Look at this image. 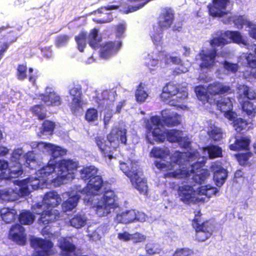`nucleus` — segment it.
Wrapping results in <instances>:
<instances>
[{
    "instance_id": "nucleus-1",
    "label": "nucleus",
    "mask_w": 256,
    "mask_h": 256,
    "mask_svg": "<svg viewBox=\"0 0 256 256\" xmlns=\"http://www.w3.org/2000/svg\"><path fill=\"white\" fill-rule=\"evenodd\" d=\"M127 130L118 126L112 128L106 135V140L102 136H96L94 142L104 158L111 160L114 158V153L122 144H127Z\"/></svg>"
},
{
    "instance_id": "nucleus-2",
    "label": "nucleus",
    "mask_w": 256,
    "mask_h": 256,
    "mask_svg": "<svg viewBox=\"0 0 256 256\" xmlns=\"http://www.w3.org/2000/svg\"><path fill=\"white\" fill-rule=\"evenodd\" d=\"M96 214L99 217L106 216L119 208L118 196L114 190H104L102 196L94 206Z\"/></svg>"
},
{
    "instance_id": "nucleus-3",
    "label": "nucleus",
    "mask_w": 256,
    "mask_h": 256,
    "mask_svg": "<svg viewBox=\"0 0 256 256\" xmlns=\"http://www.w3.org/2000/svg\"><path fill=\"white\" fill-rule=\"evenodd\" d=\"M57 168L56 162L54 164L48 163L46 166H44L36 172L38 178H35L34 180L30 181L28 178L30 185L34 190H37L40 188V180L44 182H51L54 186H60L62 184L60 180V176L58 172L56 176H52L56 168Z\"/></svg>"
},
{
    "instance_id": "nucleus-4",
    "label": "nucleus",
    "mask_w": 256,
    "mask_h": 256,
    "mask_svg": "<svg viewBox=\"0 0 256 256\" xmlns=\"http://www.w3.org/2000/svg\"><path fill=\"white\" fill-rule=\"evenodd\" d=\"M120 169L130 179L131 182L140 193L146 194L148 190L146 180L138 174L137 165L132 162L120 163Z\"/></svg>"
},
{
    "instance_id": "nucleus-5",
    "label": "nucleus",
    "mask_w": 256,
    "mask_h": 256,
    "mask_svg": "<svg viewBox=\"0 0 256 256\" xmlns=\"http://www.w3.org/2000/svg\"><path fill=\"white\" fill-rule=\"evenodd\" d=\"M201 215L200 211L195 214L192 221V226L196 230V236L197 240L199 242H204L212 234L214 226L208 220L202 222Z\"/></svg>"
},
{
    "instance_id": "nucleus-6",
    "label": "nucleus",
    "mask_w": 256,
    "mask_h": 256,
    "mask_svg": "<svg viewBox=\"0 0 256 256\" xmlns=\"http://www.w3.org/2000/svg\"><path fill=\"white\" fill-rule=\"evenodd\" d=\"M104 184V180L102 176L96 175L90 179L84 188L80 186H76V192L82 194L87 196H95L98 194Z\"/></svg>"
},
{
    "instance_id": "nucleus-7",
    "label": "nucleus",
    "mask_w": 256,
    "mask_h": 256,
    "mask_svg": "<svg viewBox=\"0 0 256 256\" xmlns=\"http://www.w3.org/2000/svg\"><path fill=\"white\" fill-rule=\"evenodd\" d=\"M154 142L158 144L164 142L166 139L170 142H177L180 136L182 135V132L178 130H164L161 128H157L152 133Z\"/></svg>"
},
{
    "instance_id": "nucleus-8",
    "label": "nucleus",
    "mask_w": 256,
    "mask_h": 256,
    "mask_svg": "<svg viewBox=\"0 0 256 256\" xmlns=\"http://www.w3.org/2000/svg\"><path fill=\"white\" fill-rule=\"evenodd\" d=\"M58 173L61 181L68 177V174H74L78 167V162L70 159H62L56 162Z\"/></svg>"
},
{
    "instance_id": "nucleus-9",
    "label": "nucleus",
    "mask_w": 256,
    "mask_h": 256,
    "mask_svg": "<svg viewBox=\"0 0 256 256\" xmlns=\"http://www.w3.org/2000/svg\"><path fill=\"white\" fill-rule=\"evenodd\" d=\"M203 164L201 162H196L191 165V170L178 168L172 172H168L164 174V178H184L188 177L191 174H194L202 168Z\"/></svg>"
},
{
    "instance_id": "nucleus-10",
    "label": "nucleus",
    "mask_w": 256,
    "mask_h": 256,
    "mask_svg": "<svg viewBox=\"0 0 256 256\" xmlns=\"http://www.w3.org/2000/svg\"><path fill=\"white\" fill-rule=\"evenodd\" d=\"M31 245L34 248L35 256H48L50 254L53 243L49 240L34 238L31 240Z\"/></svg>"
},
{
    "instance_id": "nucleus-11",
    "label": "nucleus",
    "mask_w": 256,
    "mask_h": 256,
    "mask_svg": "<svg viewBox=\"0 0 256 256\" xmlns=\"http://www.w3.org/2000/svg\"><path fill=\"white\" fill-rule=\"evenodd\" d=\"M34 213L40 214V216L38 220V224L44 228L48 225L59 220L60 214L58 210L50 209L43 210L42 212L35 211Z\"/></svg>"
},
{
    "instance_id": "nucleus-12",
    "label": "nucleus",
    "mask_w": 256,
    "mask_h": 256,
    "mask_svg": "<svg viewBox=\"0 0 256 256\" xmlns=\"http://www.w3.org/2000/svg\"><path fill=\"white\" fill-rule=\"evenodd\" d=\"M216 49L208 50H200L198 56L201 62L199 66L201 70L209 69L212 68L216 63V58L217 56Z\"/></svg>"
},
{
    "instance_id": "nucleus-13",
    "label": "nucleus",
    "mask_w": 256,
    "mask_h": 256,
    "mask_svg": "<svg viewBox=\"0 0 256 256\" xmlns=\"http://www.w3.org/2000/svg\"><path fill=\"white\" fill-rule=\"evenodd\" d=\"M174 12L170 8H165L160 13L158 20V28L161 31L170 28L174 22Z\"/></svg>"
},
{
    "instance_id": "nucleus-14",
    "label": "nucleus",
    "mask_w": 256,
    "mask_h": 256,
    "mask_svg": "<svg viewBox=\"0 0 256 256\" xmlns=\"http://www.w3.org/2000/svg\"><path fill=\"white\" fill-rule=\"evenodd\" d=\"M18 34L14 30L8 32L6 34L2 35L0 38V60L7 52L10 46L16 42Z\"/></svg>"
},
{
    "instance_id": "nucleus-15",
    "label": "nucleus",
    "mask_w": 256,
    "mask_h": 256,
    "mask_svg": "<svg viewBox=\"0 0 256 256\" xmlns=\"http://www.w3.org/2000/svg\"><path fill=\"white\" fill-rule=\"evenodd\" d=\"M70 94L72 96V100L70 106L71 110L73 112L78 111L82 108L83 100L81 86L77 85L69 90Z\"/></svg>"
},
{
    "instance_id": "nucleus-16",
    "label": "nucleus",
    "mask_w": 256,
    "mask_h": 256,
    "mask_svg": "<svg viewBox=\"0 0 256 256\" xmlns=\"http://www.w3.org/2000/svg\"><path fill=\"white\" fill-rule=\"evenodd\" d=\"M160 126H163L164 125L162 124V118H161L158 116H151L150 121L146 122V138L148 144H154V140H153L154 138H152V133L155 130L160 128H159Z\"/></svg>"
},
{
    "instance_id": "nucleus-17",
    "label": "nucleus",
    "mask_w": 256,
    "mask_h": 256,
    "mask_svg": "<svg viewBox=\"0 0 256 256\" xmlns=\"http://www.w3.org/2000/svg\"><path fill=\"white\" fill-rule=\"evenodd\" d=\"M232 4L230 0H225V23L226 21L227 22H232L236 27L238 29H242L244 26H246L248 27V23L250 22V21L248 20L244 16H232L230 17H226V16L230 12L229 10H226L227 6H230V10L232 8Z\"/></svg>"
},
{
    "instance_id": "nucleus-18",
    "label": "nucleus",
    "mask_w": 256,
    "mask_h": 256,
    "mask_svg": "<svg viewBox=\"0 0 256 256\" xmlns=\"http://www.w3.org/2000/svg\"><path fill=\"white\" fill-rule=\"evenodd\" d=\"M178 194L181 202L186 204H190L194 202L195 191L192 186L184 184L178 186Z\"/></svg>"
},
{
    "instance_id": "nucleus-19",
    "label": "nucleus",
    "mask_w": 256,
    "mask_h": 256,
    "mask_svg": "<svg viewBox=\"0 0 256 256\" xmlns=\"http://www.w3.org/2000/svg\"><path fill=\"white\" fill-rule=\"evenodd\" d=\"M24 228L20 224L12 225L9 232V236L12 240L20 245H24L26 243V236L24 234Z\"/></svg>"
},
{
    "instance_id": "nucleus-20",
    "label": "nucleus",
    "mask_w": 256,
    "mask_h": 256,
    "mask_svg": "<svg viewBox=\"0 0 256 256\" xmlns=\"http://www.w3.org/2000/svg\"><path fill=\"white\" fill-rule=\"evenodd\" d=\"M122 45L120 41L108 42L102 47L100 56L102 58H108L116 54Z\"/></svg>"
},
{
    "instance_id": "nucleus-21",
    "label": "nucleus",
    "mask_w": 256,
    "mask_h": 256,
    "mask_svg": "<svg viewBox=\"0 0 256 256\" xmlns=\"http://www.w3.org/2000/svg\"><path fill=\"white\" fill-rule=\"evenodd\" d=\"M208 14L214 18H220L224 16V0H212L208 6Z\"/></svg>"
},
{
    "instance_id": "nucleus-22",
    "label": "nucleus",
    "mask_w": 256,
    "mask_h": 256,
    "mask_svg": "<svg viewBox=\"0 0 256 256\" xmlns=\"http://www.w3.org/2000/svg\"><path fill=\"white\" fill-rule=\"evenodd\" d=\"M38 98L48 106H59L62 103L61 97L54 91L46 94H40L38 95Z\"/></svg>"
},
{
    "instance_id": "nucleus-23",
    "label": "nucleus",
    "mask_w": 256,
    "mask_h": 256,
    "mask_svg": "<svg viewBox=\"0 0 256 256\" xmlns=\"http://www.w3.org/2000/svg\"><path fill=\"white\" fill-rule=\"evenodd\" d=\"M179 90V88L176 84L172 82H168L162 88L160 95V98L164 102H166L172 96L178 94Z\"/></svg>"
},
{
    "instance_id": "nucleus-24",
    "label": "nucleus",
    "mask_w": 256,
    "mask_h": 256,
    "mask_svg": "<svg viewBox=\"0 0 256 256\" xmlns=\"http://www.w3.org/2000/svg\"><path fill=\"white\" fill-rule=\"evenodd\" d=\"M234 43L236 44H242L246 46L247 41L244 40L241 33L237 30L225 31V44Z\"/></svg>"
},
{
    "instance_id": "nucleus-25",
    "label": "nucleus",
    "mask_w": 256,
    "mask_h": 256,
    "mask_svg": "<svg viewBox=\"0 0 256 256\" xmlns=\"http://www.w3.org/2000/svg\"><path fill=\"white\" fill-rule=\"evenodd\" d=\"M44 202L48 208L58 206L62 202L60 196L55 191H50L45 194Z\"/></svg>"
},
{
    "instance_id": "nucleus-26",
    "label": "nucleus",
    "mask_w": 256,
    "mask_h": 256,
    "mask_svg": "<svg viewBox=\"0 0 256 256\" xmlns=\"http://www.w3.org/2000/svg\"><path fill=\"white\" fill-rule=\"evenodd\" d=\"M22 165L20 162L14 163V165L8 168L6 174L3 173L4 180H10L11 178H18L23 174Z\"/></svg>"
},
{
    "instance_id": "nucleus-27",
    "label": "nucleus",
    "mask_w": 256,
    "mask_h": 256,
    "mask_svg": "<svg viewBox=\"0 0 256 256\" xmlns=\"http://www.w3.org/2000/svg\"><path fill=\"white\" fill-rule=\"evenodd\" d=\"M232 126L236 132L244 134L247 131L254 128L253 124L242 118H238L235 120Z\"/></svg>"
},
{
    "instance_id": "nucleus-28",
    "label": "nucleus",
    "mask_w": 256,
    "mask_h": 256,
    "mask_svg": "<svg viewBox=\"0 0 256 256\" xmlns=\"http://www.w3.org/2000/svg\"><path fill=\"white\" fill-rule=\"evenodd\" d=\"M250 140L248 137H241L236 139L234 144L229 146V148L232 150H250Z\"/></svg>"
},
{
    "instance_id": "nucleus-29",
    "label": "nucleus",
    "mask_w": 256,
    "mask_h": 256,
    "mask_svg": "<svg viewBox=\"0 0 256 256\" xmlns=\"http://www.w3.org/2000/svg\"><path fill=\"white\" fill-rule=\"evenodd\" d=\"M59 246L63 256H74L76 250V246L64 238L59 242Z\"/></svg>"
},
{
    "instance_id": "nucleus-30",
    "label": "nucleus",
    "mask_w": 256,
    "mask_h": 256,
    "mask_svg": "<svg viewBox=\"0 0 256 256\" xmlns=\"http://www.w3.org/2000/svg\"><path fill=\"white\" fill-rule=\"evenodd\" d=\"M238 93L239 98H246L248 100H250L256 99V92L255 91L245 84H240L238 86Z\"/></svg>"
},
{
    "instance_id": "nucleus-31",
    "label": "nucleus",
    "mask_w": 256,
    "mask_h": 256,
    "mask_svg": "<svg viewBox=\"0 0 256 256\" xmlns=\"http://www.w3.org/2000/svg\"><path fill=\"white\" fill-rule=\"evenodd\" d=\"M182 153L178 152L177 154L176 160L174 162L164 163L160 161L156 160L154 162V165L158 169L161 170L168 171L172 170L174 168V164H180L182 162Z\"/></svg>"
},
{
    "instance_id": "nucleus-32",
    "label": "nucleus",
    "mask_w": 256,
    "mask_h": 256,
    "mask_svg": "<svg viewBox=\"0 0 256 256\" xmlns=\"http://www.w3.org/2000/svg\"><path fill=\"white\" fill-rule=\"evenodd\" d=\"M1 218L6 224H10L14 222L18 214L16 210L14 208H4L0 211Z\"/></svg>"
},
{
    "instance_id": "nucleus-33",
    "label": "nucleus",
    "mask_w": 256,
    "mask_h": 256,
    "mask_svg": "<svg viewBox=\"0 0 256 256\" xmlns=\"http://www.w3.org/2000/svg\"><path fill=\"white\" fill-rule=\"evenodd\" d=\"M98 169L94 166L84 167L80 171V178L88 182L98 175Z\"/></svg>"
},
{
    "instance_id": "nucleus-34",
    "label": "nucleus",
    "mask_w": 256,
    "mask_h": 256,
    "mask_svg": "<svg viewBox=\"0 0 256 256\" xmlns=\"http://www.w3.org/2000/svg\"><path fill=\"white\" fill-rule=\"evenodd\" d=\"M136 218V216L134 210H126L116 216V220L118 222L122 224H129L133 222Z\"/></svg>"
},
{
    "instance_id": "nucleus-35",
    "label": "nucleus",
    "mask_w": 256,
    "mask_h": 256,
    "mask_svg": "<svg viewBox=\"0 0 256 256\" xmlns=\"http://www.w3.org/2000/svg\"><path fill=\"white\" fill-rule=\"evenodd\" d=\"M18 194L12 188H0V200L4 202H14L18 200Z\"/></svg>"
},
{
    "instance_id": "nucleus-36",
    "label": "nucleus",
    "mask_w": 256,
    "mask_h": 256,
    "mask_svg": "<svg viewBox=\"0 0 256 256\" xmlns=\"http://www.w3.org/2000/svg\"><path fill=\"white\" fill-rule=\"evenodd\" d=\"M162 124L168 127L177 126L180 124V116L175 112L162 116Z\"/></svg>"
},
{
    "instance_id": "nucleus-37",
    "label": "nucleus",
    "mask_w": 256,
    "mask_h": 256,
    "mask_svg": "<svg viewBox=\"0 0 256 256\" xmlns=\"http://www.w3.org/2000/svg\"><path fill=\"white\" fill-rule=\"evenodd\" d=\"M80 196L78 194L70 196L67 200L64 202L62 204V208L64 212H70L78 204Z\"/></svg>"
},
{
    "instance_id": "nucleus-38",
    "label": "nucleus",
    "mask_w": 256,
    "mask_h": 256,
    "mask_svg": "<svg viewBox=\"0 0 256 256\" xmlns=\"http://www.w3.org/2000/svg\"><path fill=\"white\" fill-rule=\"evenodd\" d=\"M44 147L50 151V154L54 158L64 156L66 154V151L62 149L60 146H56L49 142H42Z\"/></svg>"
},
{
    "instance_id": "nucleus-39",
    "label": "nucleus",
    "mask_w": 256,
    "mask_h": 256,
    "mask_svg": "<svg viewBox=\"0 0 256 256\" xmlns=\"http://www.w3.org/2000/svg\"><path fill=\"white\" fill-rule=\"evenodd\" d=\"M242 112H244L249 118H252L256 116V106L253 102L246 100L240 103Z\"/></svg>"
},
{
    "instance_id": "nucleus-40",
    "label": "nucleus",
    "mask_w": 256,
    "mask_h": 256,
    "mask_svg": "<svg viewBox=\"0 0 256 256\" xmlns=\"http://www.w3.org/2000/svg\"><path fill=\"white\" fill-rule=\"evenodd\" d=\"M212 49L216 48L224 45V32L222 30H218L214 32L212 35V38L210 42Z\"/></svg>"
},
{
    "instance_id": "nucleus-41",
    "label": "nucleus",
    "mask_w": 256,
    "mask_h": 256,
    "mask_svg": "<svg viewBox=\"0 0 256 256\" xmlns=\"http://www.w3.org/2000/svg\"><path fill=\"white\" fill-rule=\"evenodd\" d=\"M211 169L214 172V179L215 180L216 184L217 186H220L224 183V177L221 176L220 178V180H219L218 174L224 172V168L219 164V162H216L212 164Z\"/></svg>"
},
{
    "instance_id": "nucleus-42",
    "label": "nucleus",
    "mask_w": 256,
    "mask_h": 256,
    "mask_svg": "<svg viewBox=\"0 0 256 256\" xmlns=\"http://www.w3.org/2000/svg\"><path fill=\"white\" fill-rule=\"evenodd\" d=\"M34 215L29 210H24L18 215V220L22 224H31L34 222Z\"/></svg>"
},
{
    "instance_id": "nucleus-43",
    "label": "nucleus",
    "mask_w": 256,
    "mask_h": 256,
    "mask_svg": "<svg viewBox=\"0 0 256 256\" xmlns=\"http://www.w3.org/2000/svg\"><path fill=\"white\" fill-rule=\"evenodd\" d=\"M207 90L211 96L220 95L224 94V85L218 82L210 84L207 87Z\"/></svg>"
},
{
    "instance_id": "nucleus-44",
    "label": "nucleus",
    "mask_w": 256,
    "mask_h": 256,
    "mask_svg": "<svg viewBox=\"0 0 256 256\" xmlns=\"http://www.w3.org/2000/svg\"><path fill=\"white\" fill-rule=\"evenodd\" d=\"M89 44L90 46L96 49L98 48L100 46V42L102 40V38L98 37V30L96 28H93L91 30L89 35Z\"/></svg>"
},
{
    "instance_id": "nucleus-45",
    "label": "nucleus",
    "mask_w": 256,
    "mask_h": 256,
    "mask_svg": "<svg viewBox=\"0 0 256 256\" xmlns=\"http://www.w3.org/2000/svg\"><path fill=\"white\" fill-rule=\"evenodd\" d=\"M218 192V190L216 188L212 186L210 184L200 186L198 189V194L206 196L208 198L215 195Z\"/></svg>"
},
{
    "instance_id": "nucleus-46",
    "label": "nucleus",
    "mask_w": 256,
    "mask_h": 256,
    "mask_svg": "<svg viewBox=\"0 0 256 256\" xmlns=\"http://www.w3.org/2000/svg\"><path fill=\"white\" fill-rule=\"evenodd\" d=\"M228 102L225 99V107L228 104V110H225V118H228L230 122V124L232 125L234 123L235 120L238 119L236 112L232 110V104L230 100L228 98Z\"/></svg>"
},
{
    "instance_id": "nucleus-47",
    "label": "nucleus",
    "mask_w": 256,
    "mask_h": 256,
    "mask_svg": "<svg viewBox=\"0 0 256 256\" xmlns=\"http://www.w3.org/2000/svg\"><path fill=\"white\" fill-rule=\"evenodd\" d=\"M193 174L192 178L194 180L199 184L204 183L210 176V173L208 170H200L199 172Z\"/></svg>"
},
{
    "instance_id": "nucleus-48",
    "label": "nucleus",
    "mask_w": 256,
    "mask_h": 256,
    "mask_svg": "<svg viewBox=\"0 0 256 256\" xmlns=\"http://www.w3.org/2000/svg\"><path fill=\"white\" fill-rule=\"evenodd\" d=\"M30 110L32 114L38 117L39 120H44L46 116L44 106L42 104H36L30 108Z\"/></svg>"
},
{
    "instance_id": "nucleus-49",
    "label": "nucleus",
    "mask_w": 256,
    "mask_h": 256,
    "mask_svg": "<svg viewBox=\"0 0 256 256\" xmlns=\"http://www.w3.org/2000/svg\"><path fill=\"white\" fill-rule=\"evenodd\" d=\"M55 123L49 120H44L40 128V132L42 134L52 135L55 128Z\"/></svg>"
},
{
    "instance_id": "nucleus-50",
    "label": "nucleus",
    "mask_w": 256,
    "mask_h": 256,
    "mask_svg": "<svg viewBox=\"0 0 256 256\" xmlns=\"http://www.w3.org/2000/svg\"><path fill=\"white\" fill-rule=\"evenodd\" d=\"M194 91L198 98L204 102H208L210 98L209 94L207 88L203 86H198L195 87Z\"/></svg>"
},
{
    "instance_id": "nucleus-51",
    "label": "nucleus",
    "mask_w": 256,
    "mask_h": 256,
    "mask_svg": "<svg viewBox=\"0 0 256 256\" xmlns=\"http://www.w3.org/2000/svg\"><path fill=\"white\" fill-rule=\"evenodd\" d=\"M86 219L80 214H76L70 220V226L78 228L83 227L86 224Z\"/></svg>"
},
{
    "instance_id": "nucleus-52",
    "label": "nucleus",
    "mask_w": 256,
    "mask_h": 256,
    "mask_svg": "<svg viewBox=\"0 0 256 256\" xmlns=\"http://www.w3.org/2000/svg\"><path fill=\"white\" fill-rule=\"evenodd\" d=\"M87 36L86 32H81L78 36H75V40L78 44V48L80 52H84L86 46Z\"/></svg>"
},
{
    "instance_id": "nucleus-53",
    "label": "nucleus",
    "mask_w": 256,
    "mask_h": 256,
    "mask_svg": "<svg viewBox=\"0 0 256 256\" xmlns=\"http://www.w3.org/2000/svg\"><path fill=\"white\" fill-rule=\"evenodd\" d=\"M24 156L26 160L24 164L26 166L32 170L35 169L34 166L36 164L37 162L33 152H28L24 155Z\"/></svg>"
},
{
    "instance_id": "nucleus-54",
    "label": "nucleus",
    "mask_w": 256,
    "mask_h": 256,
    "mask_svg": "<svg viewBox=\"0 0 256 256\" xmlns=\"http://www.w3.org/2000/svg\"><path fill=\"white\" fill-rule=\"evenodd\" d=\"M168 155V152L163 148L154 146L152 148L150 156L154 158H164Z\"/></svg>"
},
{
    "instance_id": "nucleus-55",
    "label": "nucleus",
    "mask_w": 256,
    "mask_h": 256,
    "mask_svg": "<svg viewBox=\"0 0 256 256\" xmlns=\"http://www.w3.org/2000/svg\"><path fill=\"white\" fill-rule=\"evenodd\" d=\"M236 158L240 166L246 164L249 158L252 156V153L250 152L238 153L234 155Z\"/></svg>"
},
{
    "instance_id": "nucleus-56",
    "label": "nucleus",
    "mask_w": 256,
    "mask_h": 256,
    "mask_svg": "<svg viewBox=\"0 0 256 256\" xmlns=\"http://www.w3.org/2000/svg\"><path fill=\"white\" fill-rule=\"evenodd\" d=\"M206 150L208 154V156L210 158H214L220 156L222 154V149L218 146H209L206 148Z\"/></svg>"
},
{
    "instance_id": "nucleus-57",
    "label": "nucleus",
    "mask_w": 256,
    "mask_h": 256,
    "mask_svg": "<svg viewBox=\"0 0 256 256\" xmlns=\"http://www.w3.org/2000/svg\"><path fill=\"white\" fill-rule=\"evenodd\" d=\"M135 95L136 100L140 102H144L147 98L148 94L147 92L144 90V88L142 86V83L139 84L136 92Z\"/></svg>"
},
{
    "instance_id": "nucleus-58",
    "label": "nucleus",
    "mask_w": 256,
    "mask_h": 256,
    "mask_svg": "<svg viewBox=\"0 0 256 256\" xmlns=\"http://www.w3.org/2000/svg\"><path fill=\"white\" fill-rule=\"evenodd\" d=\"M70 36L67 34H61L55 38V45L58 48L66 46L68 42Z\"/></svg>"
},
{
    "instance_id": "nucleus-59",
    "label": "nucleus",
    "mask_w": 256,
    "mask_h": 256,
    "mask_svg": "<svg viewBox=\"0 0 256 256\" xmlns=\"http://www.w3.org/2000/svg\"><path fill=\"white\" fill-rule=\"evenodd\" d=\"M188 98V93L185 92H183L180 94V96L176 98V100H172L168 101V104L170 106L181 107L184 100Z\"/></svg>"
},
{
    "instance_id": "nucleus-60",
    "label": "nucleus",
    "mask_w": 256,
    "mask_h": 256,
    "mask_svg": "<svg viewBox=\"0 0 256 256\" xmlns=\"http://www.w3.org/2000/svg\"><path fill=\"white\" fill-rule=\"evenodd\" d=\"M98 110L94 108H88L85 114V118L88 122H92L98 120Z\"/></svg>"
},
{
    "instance_id": "nucleus-61",
    "label": "nucleus",
    "mask_w": 256,
    "mask_h": 256,
    "mask_svg": "<svg viewBox=\"0 0 256 256\" xmlns=\"http://www.w3.org/2000/svg\"><path fill=\"white\" fill-rule=\"evenodd\" d=\"M16 70V76L19 80H22L27 77V67L26 64H18Z\"/></svg>"
},
{
    "instance_id": "nucleus-62",
    "label": "nucleus",
    "mask_w": 256,
    "mask_h": 256,
    "mask_svg": "<svg viewBox=\"0 0 256 256\" xmlns=\"http://www.w3.org/2000/svg\"><path fill=\"white\" fill-rule=\"evenodd\" d=\"M97 102L98 107L102 108V110L109 109L113 105V102L106 98H98Z\"/></svg>"
},
{
    "instance_id": "nucleus-63",
    "label": "nucleus",
    "mask_w": 256,
    "mask_h": 256,
    "mask_svg": "<svg viewBox=\"0 0 256 256\" xmlns=\"http://www.w3.org/2000/svg\"><path fill=\"white\" fill-rule=\"evenodd\" d=\"M170 61L175 64L179 65L178 68V71L177 72L178 73H184L188 71V68H187L184 67L182 64V60L180 58L177 56H171L170 58Z\"/></svg>"
},
{
    "instance_id": "nucleus-64",
    "label": "nucleus",
    "mask_w": 256,
    "mask_h": 256,
    "mask_svg": "<svg viewBox=\"0 0 256 256\" xmlns=\"http://www.w3.org/2000/svg\"><path fill=\"white\" fill-rule=\"evenodd\" d=\"M22 154L23 150L22 148H18L14 149L13 150L12 156H10V161L16 164V162H20L19 160L22 158Z\"/></svg>"
}]
</instances>
